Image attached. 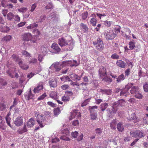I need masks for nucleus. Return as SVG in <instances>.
I'll return each instance as SVG.
<instances>
[{"mask_svg":"<svg viewBox=\"0 0 148 148\" xmlns=\"http://www.w3.org/2000/svg\"><path fill=\"white\" fill-rule=\"evenodd\" d=\"M104 34L106 38L108 40L113 39L116 36L112 30H108L104 33Z\"/></svg>","mask_w":148,"mask_h":148,"instance_id":"1","label":"nucleus"},{"mask_svg":"<svg viewBox=\"0 0 148 148\" xmlns=\"http://www.w3.org/2000/svg\"><path fill=\"white\" fill-rule=\"evenodd\" d=\"M13 123L16 126L19 127L23 124V117L22 116H18L13 120Z\"/></svg>","mask_w":148,"mask_h":148,"instance_id":"2","label":"nucleus"},{"mask_svg":"<svg viewBox=\"0 0 148 148\" xmlns=\"http://www.w3.org/2000/svg\"><path fill=\"white\" fill-rule=\"evenodd\" d=\"M47 18H51L54 22H57L59 19V15L57 14V12L56 11H54L50 14L49 16H47Z\"/></svg>","mask_w":148,"mask_h":148,"instance_id":"3","label":"nucleus"},{"mask_svg":"<svg viewBox=\"0 0 148 148\" xmlns=\"http://www.w3.org/2000/svg\"><path fill=\"white\" fill-rule=\"evenodd\" d=\"M130 134L132 137L135 138H141L145 136V134L140 130L131 132H130Z\"/></svg>","mask_w":148,"mask_h":148,"instance_id":"4","label":"nucleus"},{"mask_svg":"<svg viewBox=\"0 0 148 148\" xmlns=\"http://www.w3.org/2000/svg\"><path fill=\"white\" fill-rule=\"evenodd\" d=\"M125 103L126 102L123 99L119 100L117 102H114V103L112 106L113 108L115 110L117 111V109H116V108L118 106H124Z\"/></svg>","mask_w":148,"mask_h":148,"instance_id":"5","label":"nucleus"},{"mask_svg":"<svg viewBox=\"0 0 148 148\" xmlns=\"http://www.w3.org/2000/svg\"><path fill=\"white\" fill-rule=\"evenodd\" d=\"M66 47L64 49V50L66 51H71L74 46V43L71 40H68L66 44Z\"/></svg>","mask_w":148,"mask_h":148,"instance_id":"6","label":"nucleus"},{"mask_svg":"<svg viewBox=\"0 0 148 148\" xmlns=\"http://www.w3.org/2000/svg\"><path fill=\"white\" fill-rule=\"evenodd\" d=\"M21 38L23 41L27 42L32 38V36L30 33H25L21 35Z\"/></svg>","mask_w":148,"mask_h":148,"instance_id":"7","label":"nucleus"},{"mask_svg":"<svg viewBox=\"0 0 148 148\" xmlns=\"http://www.w3.org/2000/svg\"><path fill=\"white\" fill-rule=\"evenodd\" d=\"M51 48L52 49V52L55 53H58V52L60 51L61 50L58 45L55 43L52 44L51 46Z\"/></svg>","mask_w":148,"mask_h":148,"instance_id":"8","label":"nucleus"},{"mask_svg":"<svg viewBox=\"0 0 148 148\" xmlns=\"http://www.w3.org/2000/svg\"><path fill=\"white\" fill-rule=\"evenodd\" d=\"M67 41L64 38H61L58 39V44L61 47L66 46Z\"/></svg>","mask_w":148,"mask_h":148,"instance_id":"9","label":"nucleus"},{"mask_svg":"<svg viewBox=\"0 0 148 148\" xmlns=\"http://www.w3.org/2000/svg\"><path fill=\"white\" fill-rule=\"evenodd\" d=\"M61 63L58 62H56L55 63L52 64L53 66L55 71L58 72L60 71L61 69L62 68L60 66Z\"/></svg>","mask_w":148,"mask_h":148,"instance_id":"10","label":"nucleus"},{"mask_svg":"<svg viewBox=\"0 0 148 148\" xmlns=\"http://www.w3.org/2000/svg\"><path fill=\"white\" fill-rule=\"evenodd\" d=\"M35 121L33 119H30L27 122L26 125L28 127H32L35 124Z\"/></svg>","mask_w":148,"mask_h":148,"instance_id":"11","label":"nucleus"},{"mask_svg":"<svg viewBox=\"0 0 148 148\" xmlns=\"http://www.w3.org/2000/svg\"><path fill=\"white\" fill-rule=\"evenodd\" d=\"M116 64L117 66L121 68H125L126 64L124 61L120 60H117L116 62Z\"/></svg>","mask_w":148,"mask_h":148,"instance_id":"12","label":"nucleus"},{"mask_svg":"<svg viewBox=\"0 0 148 148\" xmlns=\"http://www.w3.org/2000/svg\"><path fill=\"white\" fill-rule=\"evenodd\" d=\"M19 66L22 69L27 70L29 68V66L28 65L24 63L21 60L18 62Z\"/></svg>","mask_w":148,"mask_h":148,"instance_id":"13","label":"nucleus"},{"mask_svg":"<svg viewBox=\"0 0 148 148\" xmlns=\"http://www.w3.org/2000/svg\"><path fill=\"white\" fill-rule=\"evenodd\" d=\"M117 128L119 132H123L124 129V127L123 125V123L121 122H119L117 124Z\"/></svg>","mask_w":148,"mask_h":148,"instance_id":"14","label":"nucleus"},{"mask_svg":"<svg viewBox=\"0 0 148 148\" xmlns=\"http://www.w3.org/2000/svg\"><path fill=\"white\" fill-rule=\"evenodd\" d=\"M73 62L71 60L64 61L61 63L60 66L62 67L67 66H69V65L71 64Z\"/></svg>","mask_w":148,"mask_h":148,"instance_id":"15","label":"nucleus"},{"mask_svg":"<svg viewBox=\"0 0 148 148\" xmlns=\"http://www.w3.org/2000/svg\"><path fill=\"white\" fill-rule=\"evenodd\" d=\"M71 117H72V118H74L75 116L76 115L77 118L81 117L80 113V112H77L76 110L74 111L73 113L71 112ZM72 119L69 118V120H70Z\"/></svg>","mask_w":148,"mask_h":148,"instance_id":"16","label":"nucleus"},{"mask_svg":"<svg viewBox=\"0 0 148 148\" xmlns=\"http://www.w3.org/2000/svg\"><path fill=\"white\" fill-rule=\"evenodd\" d=\"M43 89V85L42 84H39L37 87H35L33 90L34 93H38L40 91Z\"/></svg>","mask_w":148,"mask_h":148,"instance_id":"17","label":"nucleus"},{"mask_svg":"<svg viewBox=\"0 0 148 148\" xmlns=\"http://www.w3.org/2000/svg\"><path fill=\"white\" fill-rule=\"evenodd\" d=\"M26 125L25 123L23 128L20 130L19 129L18 130L17 132L19 134H22L27 131L28 130L27 128Z\"/></svg>","mask_w":148,"mask_h":148,"instance_id":"18","label":"nucleus"},{"mask_svg":"<svg viewBox=\"0 0 148 148\" xmlns=\"http://www.w3.org/2000/svg\"><path fill=\"white\" fill-rule=\"evenodd\" d=\"M139 88L137 86H134L132 87L130 90V92L132 94L134 95L138 91Z\"/></svg>","mask_w":148,"mask_h":148,"instance_id":"19","label":"nucleus"},{"mask_svg":"<svg viewBox=\"0 0 148 148\" xmlns=\"http://www.w3.org/2000/svg\"><path fill=\"white\" fill-rule=\"evenodd\" d=\"M8 84L7 82L5 80L2 78H0V88H1L5 86Z\"/></svg>","mask_w":148,"mask_h":148,"instance_id":"20","label":"nucleus"},{"mask_svg":"<svg viewBox=\"0 0 148 148\" xmlns=\"http://www.w3.org/2000/svg\"><path fill=\"white\" fill-rule=\"evenodd\" d=\"M117 123L116 119H114L112 120L110 123V127L111 129L112 130H115L116 129V125Z\"/></svg>","mask_w":148,"mask_h":148,"instance_id":"21","label":"nucleus"},{"mask_svg":"<svg viewBox=\"0 0 148 148\" xmlns=\"http://www.w3.org/2000/svg\"><path fill=\"white\" fill-rule=\"evenodd\" d=\"M12 58L16 62H18L21 61L22 60L19 58L18 56V55L14 54L12 56Z\"/></svg>","mask_w":148,"mask_h":148,"instance_id":"22","label":"nucleus"},{"mask_svg":"<svg viewBox=\"0 0 148 148\" xmlns=\"http://www.w3.org/2000/svg\"><path fill=\"white\" fill-rule=\"evenodd\" d=\"M125 78V77L123 74H122L119 76L118 77L116 78V82L117 83L121 82Z\"/></svg>","mask_w":148,"mask_h":148,"instance_id":"23","label":"nucleus"},{"mask_svg":"<svg viewBox=\"0 0 148 148\" xmlns=\"http://www.w3.org/2000/svg\"><path fill=\"white\" fill-rule=\"evenodd\" d=\"M97 106H90L89 107V110L90 112V114L95 113V109H97Z\"/></svg>","mask_w":148,"mask_h":148,"instance_id":"24","label":"nucleus"},{"mask_svg":"<svg viewBox=\"0 0 148 148\" xmlns=\"http://www.w3.org/2000/svg\"><path fill=\"white\" fill-rule=\"evenodd\" d=\"M24 96L27 100H29L30 99H33L34 95L32 94H28V95L25 94Z\"/></svg>","mask_w":148,"mask_h":148,"instance_id":"25","label":"nucleus"},{"mask_svg":"<svg viewBox=\"0 0 148 148\" xmlns=\"http://www.w3.org/2000/svg\"><path fill=\"white\" fill-rule=\"evenodd\" d=\"M127 119L129 121H131L132 120H134V122L135 123L137 122V118L136 116V114L134 113L132 114L131 115V118L129 119L127 118Z\"/></svg>","mask_w":148,"mask_h":148,"instance_id":"26","label":"nucleus"},{"mask_svg":"<svg viewBox=\"0 0 148 148\" xmlns=\"http://www.w3.org/2000/svg\"><path fill=\"white\" fill-rule=\"evenodd\" d=\"M60 79L62 81H64V82H66L68 81L69 82H70L71 81L68 76L67 75H63L62 77L60 78Z\"/></svg>","mask_w":148,"mask_h":148,"instance_id":"27","label":"nucleus"},{"mask_svg":"<svg viewBox=\"0 0 148 148\" xmlns=\"http://www.w3.org/2000/svg\"><path fill=\"white\" fill-rule=\"evenodd\" d=\"M54 8V6L52 3L51 2H50L45 7V9L46 10L50 9L52 10Z\"/></svg>","mask_w":148,"mask_h":148,"instance_id":"28","label":"nucleus"},{"mask_svg":"<svg viewBox=\"0 0 148 148\" xmlns=\"http://www.w3.org/2000/svg\"><path fill=\"white\" fill-rule=\"evenodd\" d=\"M57 82L56 81L50 80L49 81V85L51 87H55L57 86Z\"/></svg>","mask_w":148,"mask_h":148,"instance_id":"29","label":"nucleus"},{"mask_svg":"<svg viewBox=\"0 0 148 148\" xmlns=\"http://www.w3.org/2000/svg\"><path fill=\"white\" fill-rule=\"evenodd\" d=\"M129 94V93L127 92V91L124 89L121 91L120 93V95L122 96H124L126 97Z\"/></svg>","mask_w":148,"mask_h":148,"instance_id":"30","label":"nucleus"},{"mask_svg":"<svg viewBox=\"0 0 148 148\" xmlns=\"http://www.w3.org/2000/svg\"><path fill=\"white\" fill-rule=\"evenodd\" d=\"M7 19L10 21L14 18V15L13 13L10 12L7 14Z\"/></svg>","mask_w":148,"mask_h":148,"instance_id":"31","label":"nucleus"},{"mask_svg":"<svg viewBox=\"0 0 148 148\" xmlns=\"http://www.w3.org/2000/svg\"><path fill=\"white\" fill-rule=\"evenodd\" d=\"M102 80L106 82L108 84H109L112 81V79L111 78L107 76L103 78Z\"/></svg>","mask_w":148,"mask_h":148,"instance_id":"32","label":"nucleus"},{"mask_svg":"<svg viewBox=\"0 0 148 148\" xmlns=\"http://www.w3.org/2000/svg\"><path fill=\"white\" fill-rule=\"evenodd\" d=\"M60 113V110L59 107L55 108L54 109V115L57 116Z\"/></svg>","mask_w":148,"mask_h":148,"instance_id":"33","label":"nucleus"},{"mask_svg":"<svg viewBox=\"0 0 148 148\" xmlns=\"http://www.w3.org/2000/svg\"><path fill=\"white\" fill-rule=\"evenodd\" d=\"M80 25L82 27V28L83 29V31L84 32H86L88 31V28L86 24L81 23Z\"/></svg>","mask_w":148,"mask_h":148,"instance_id":"34","label":"nucleus"},{"mask_svg":"<svg viewBox=\"0 0 148 148\" xmlns=\"http://www.w3.org/2000/svg\"><path fill=\"white\" fill-rule=\"evenodd\" d=\"M134 95L135 97L136 98L142 99L143 98L142 95L140 92H138V91L136 92Z\"/></svg>","mask_w":148,"mask_h":148,"instance_id":"35","label":"nucleus"},{"mask_svg":"<svg viewBox=\"0 0 148 148\" xmlns=\"http://www.w3.org/2000/svg\"><path fill=\"white\" fill-rule=\"evenodd\" d=\"M135 42L132 41H130L129 43V48L130 50L133 49L135 47Z\"/></svg>","mask_w":148,"mask_h":148,"instance_id":"36","label":"nucleus"},{"mask_svg":"<svg viewBox=\"0 0 148 148\" xmlns=\"http://www.w3.org/2000/svg\"><path fill=\"white\" fill-rule=\"evenodd\" d=\"M134 85V84L132 83H128L127 85L125 86V89L127 91L128 90L131 88L133 87Z\"/></svg>","mask_w":148,"mask_h":148,"instance_id":"37","label":"nucleus"},{"mask_svg":"<svg viewBox=\"0 0 148 148\" xmlns=\"http://www.w3.org/2000/svg\"><path fill=\"white\" fill-rule=\"evenodd\" d=\"M12 38V36L10 35L6 36L4 37L2 39V40L3 41H9Z\"/></svg>","mask_w":148,"mask_h":148,"instance_id":"38","label":"nucleus"},{"mask_svg":"<svg viewBox=\"0 0 148 148\" xmlns=\"http://www.w3.org/2000/svg\"><path fill=\"white\" fill-rule=\"evenodd\" d=\"M8 0H2L1 5L2 7L5 8L8 5Z\"/></svg>","mask_w":148,"mask_h":148,"instance_id":"39","label":"nucleus"},{"mask_svg":"<svg viewBox=\"0 0 148 148\" xmlns=\"http://www.w3.org/2000/svg\"><path fill=\"white\" fill-rule=\"evenodd\" d=\"M90 99H88L85 100L82 104L81 106L84 107L87 105Z\"/></svg>","mask_w":148,"mask_h":148,"instance_id":"40","label":"nucleus"},{"mask_svg":"<svg viewBox=\"0 0 148 148\" xmlns=\"http://www.w3.org/2000/svg\"><path fill=\"white\" fill-rule=\"evenodd\" d=\"M38 24H36V23H33L31 24L29 26L27 27V28L28 29L33 28L34 27H37L38 26Z\"/></svg>","mask_w":148,"mask_h":148,"instance_id":"41","label":"nucleus"},{"mask_svg":"<svg viewBox=\"0 0 148 148\" xmlns=\"http://www.w3.org/2000/svg\"><path fill=\"white\" fill-rule=\"evenodd\" d=\"M112 91L110 89L102 90V93L106 94L107 95H110L111 94Z\"/></svg>","mask_w":148,"mask_h":148,"instance_id":"42","label":"nucleus"},{"mask_svg":"<svg viewBox=\"0 0 148 148\" xmlns=\"http://www.w3.org/2000/svg\"><path fill=\"white\" fill-rule=\"evenodd\" d=\"M10 30V28L8 26H4L3 27L2 30L1 31L3 32H9Z\"/></svg>","mask_w":148,"mask_h":148,"instance_id":"43","label":"nucleus"},{"mask_svg":"<svg viewBox=\"0 0 148 148\" xmlns=\"http://www.w3.org/2000/svg\"><path fill=\"white\" fill-rule=\"evenodd\" d=\"M95 131L96 133L98 136L101 134V133H102L101 129L100 128H97L95 130Z\"/></svg>","mask_w":148,"mask_h":148,"instance_id":"44","label":"nucleus"},{"mask_svg":"<svg viewBox=\"0 0 148 148\" xmlns=\"http://www.w3.org/2000/svg\"><path fill=\"white\" fill-rule=\"evenodd\" d=\"M102 42V40L101 38H98L97 40V41H94L93 42V43L94 45H96Z\"/></svg>","mask_w":148,"mask_h":148,"instance_id":"45","label":"nucleus"},{"mask_svg":"<svg viewBox=\"0 0 148 148\" xmlns=\"http://www.w3.org/2000/svg\"><path fill=\"white\" fill-rule=\"evenodd\" d=\"M97 21V20L95 18H92L91 19L90 22L91 24H92L93 26L96 25V23Z\"/></svg>","mask_w":148,"mask_h":148,"instance_id":"46","label":"nucleus"},{"mask_svg":"<svg viewBox=\"0 0 148 148\" xmlns=\"http://www.w3.org/2000/svg\"><path fill=\"white\" fill-rule=\"evenodd\" d=\"M78 76L75 74H73L71 75V78L73 80L75 81L76 80H78Z\"/></svg>","mask_w":148,"mask_h":148,"instance_id":"47","label":"nucleus"},{"mask_svg":"<svg viewBox=\"0 0 148 148\" xmlns=\"http://www.w3.org/2000/svg\"><path fill=\"white\" fill-rule=\"evenodd\" d=\"M88 15V12L87 11L84 12L82 14V19L84 20H85L87 18Z\"/></svg>","mask_w":148,"mask_h":148,"instance_id":"48","label":"nucleus"},{"mask_svg":"<svg viewBox=\"0 0 148 148\" xmlns=\"http://www.w3.org/2000/svg\"><path fill=\"white\" fill-rule=\"evenodd\" d=\"M111 58L113 59H119V56L116 53H114L111 56Z\"/></svg>","mask_w":148,"mask_h":148,"instance_id":"49","label":"nucleus"},{"mask_svg":"<svg viewBox=\"0 0 148 148\" xmlns=\"http://www.w3.org/2000/svg\"><path fill=\"white\" fill-rule=\"evenodd\" d=\"M143 89L145 92H148V83H145L143 85Z\"/></svg>","mask_w":148,"mask_h":148,"instance_id":"50","label":"nucleus"},{"mask_svg":"<svg viewBox=\"0 0 148 148\" xmlns=\"http://www.w3.org/2000/svg\"><path fill=\"white\" fill-rule=\"evenodd\" d=\"M37 59L35 58H33L31 59L29 61V64H34L37 62Z\"/></svg>","mask_w":148,"mask_h":148,"instance_id":"51","label":"nucleus"},{"mask_svg":"<svg viewBox=\"0 0 148 148\" xmlns=\"http://www.w3.org/2000/svg\"><path fill=\"white\" fill-rule=\"evenodd\" d=\"M47 96V95L45 93H44L42 95L40 96L38 98V100H42L44 99L45 97Z\"/></svg>","mask_w":148,"mask_h":148,"instance_id":"52","label":"nucleus"},{"mask_svg":"<svg viewBox=\"0 0 148 148\" xmlns=\"http://www.w3.org/2000/svg\"><path fill=\"white\" fill-rule=\"evenodd\" d=\"M40 22L41 23L43 22L44 21L46 18V16L45 15H42L40 16Z\"/></svg>","mask_w":148,"mask_h":148,"instance_id":"53","label":"nucleus"},{"mask_svg":"<svg viewBox=\"0 0 148 148\" xmlns=\"http://www.w3.org/2000/svg\"><path fill=\"white\" fill-rule=\"evenodd\" d=\"M42 121V120L41 119V120H40L39 119V118H38L36 120L37 122L39 124V126H40V127H42L44 126L42 125V124L41 123Z\"/></svg>","mask_w":148,"mask_h":148,"instance_id":"54","label":"nucleus"},{"mask_svg":"<svg viewBox=\"0 0 148 148\" xmlns=\"http://www.w3.org/2000/svg\"><path fill=\"white\" fill-rule=\"evenodd\" d=\"M78 133L76 131H75L74 132H73L71 133V135L72 136L75 138H76L78 136Z\"/></svg>","mask_w":148,"mask_h":148,"instance_id":"55","label":"nucleus"},{"mask_svg":"<svg viewBox=\"0 0 148 148\" xmlns=\"http://www.w3.org/2000/svg\"><path fill=\"white\" fill-rule=\"evenodd\" d=\"M90 115L91 116V119L93 120L97 118L96 115L95 113L90 114Z\"/></svg>","mask_w":148,"mask_h":148,"instance_id":"56","label":"nucleus"},{"mask_svg":"<svg viewBox=\"0 0 148 148\" xmlns=\"http://www.w3.org/2000/svg\"><path fill=\"white\" fill-rule=\"evenodd\" d=\"M96 49L99 50V51H101L102 49V45L101 43L98 44L96 46Z\"/></svg>","mask_w":148,"mask_h":148,"instance_id":"57","label":"nucleus"},{"mask_svg":"<svg viewBox=\"0 0 148 148\" xmlns=\"http://www.w3.org/2000/svg\"><path fill=\"white\" fill-rule=\"evenodd\" d=\"M62 101H67L69 100L70 98L67 97H62Z\"/></svg>","mask_w":148,"mask_h":148,"instance_id":"58","label":"nucleus"},{"mask_svg":"<svg viewBox=\"0 0 148 148\" xmlns=\"http://www.w3.org/2000/svg\"><path fill=\"white\" fill-rule=\"evenodd\" d=\"M36 7V4L34 3L31 6V8L30 11L32 12H33L35 9Z\"/></svg>","mask_w":148,"mask_h":148,"instance_id":"59","label":"nucleus"},{"mask_svg":"<svg viewBox=\"0 0 148 148\" xmlns=\"http://www.w3.org/2000/svg\"><path fill=\"white\" fill-rule=\"evenodd\" d=\"M121 29V27L118 25H116V27L114 28V30L115 31H118L119 32H120Z\"/></svg>","mask_w":148,"mask_h":148,"instance_id":"60","label":"nucleus"},{"mask_svg":"<svg viewBox=\"0 0 148 148\" xmlns=\"http://www.w3.org/2000/svg\"><path fill=\"white\" fill-rule=\"evenodd\" d=\"M61 88L63 90H66L69 87V86L67 85H64L61 86Z\"/></svg>","mask_w":148,"mask_h":148,"instance_id":"61","label":"nucleus"},{"mask_svg":"<svg viewBox=\"0 0 148 148\" xmlns=\"http://www.w3.org/2000/svg\"><path fill=\"white\" fill-rule=\"evenodd\" d=\"M104 23L106 26L110 27L111 25V23L110 21H105L104 22Z\"/></svg>","mask_w":148,"mask_h":148,"instance_id":"62","label":"nucleus"},{"mask_svg":"<svg viewBox=\"0 0 148 148\" xmlns=\"http://www.w3.org/2000/svg\"><path fill=\"white\" fill-rule=\"evenodd\" d=\"M128 101L132 104H134L135 102V99L134 98H131L129 99Z\"/></svg>","mask_w":148,"mask_h":148,"instance_id":"63","label":"nucleus"},{"mask_svg":"<svg viewBox=\"0 0 148 148\" xmlns=\"http://www.w3.org/2000/svg\"><path fill=\"white\" fill-rule=\"evenodd\" d=\"M22 54L24 55H25L26 56H28L30 55V54L26 51H23Z\"/></svg>","mask_w":148,"mask_h":148,"instance_id":"64","label":"nucleus"}]
</instances>
